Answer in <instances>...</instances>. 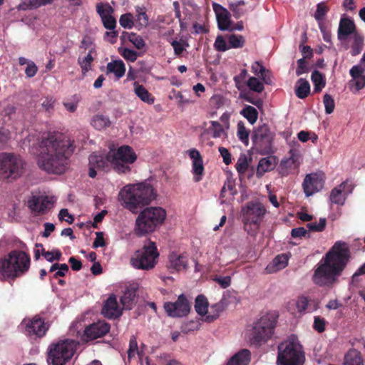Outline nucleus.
<instances>
[{
  "label": "nucleus",
  "instance_id": "f257e3e1",
  "mask_svg": "<svg viewBox=\"0 0 365 365\" xmlns=\"http://www.w3.org/2000/svg\"><path fill=\"white\" fill-rule=\"evenodd\" d=\"M74 151L73 141L62 134L48 135L40 144L38 166L48 173L61 174Z\"/></svg>",
  "mask_w": 365,
  "mask_h": 365
},
{
  "label": "nucleus",
  "instance_id": "f03ea898",
  "mask_svg": "<svg viewBox=\"0 0 365 365\" xmlns=\"http://www.w3.org/2000/svg\"><path fill=\"white\" fill-rule=\"evenodd\" d=\"M350 257L349 246L337 241L318 264L312 276L313 282L319 287H331L337 282Z\"/></svg>",
  "mask_w": 365,
  "mask_h": 365
},
{
  "label": "nucleus",
  "instance_id": "7ed1b4c3",
  "mask_svg": "<svg viewBox=\"0 0 365 365\" xmlns=\"http://www.w3.org/2000/svg\"><path fill=\"white\" fill-rule=\"evenodd\" d=\"M137 159V155L129 145H122L117 150L112 149L107 154L94 152L88 158L89 165L99 170H108L110 165L118 174L130 172V165Z\"/></svg>",
  "mask_w": 365,
  "mask_h": 365
},
{
  "label": "nucleus",
  "instance_id": "20e7f679",
  "mask_svg": "<svg viewBox=\"0 0 365 365\" xmlns=\"http://www.w3.org/2000/svg\"><path fill=\"white\" fill-rule=\"evenodd\" d=\"M118 196L122 205L136 214L155 198L156 193L150 183L142 182L124 186Z\"/></svg>",
  "mask_w": 365,
  "mask_h": 365
},
{
  "label": "nucleus",
  "instance_id": "39448f33",
  "mask_svg": "<svg viewBox=\"0 0 365 365\" xmlns=\"http://www.w3.org/2000/svg\"><path fill=\"white\" fill-rule=\"evenodd\" d=\"M165 217L166 212L160 207L144 208L135 220V234L142 237L153 232L163 225Z\"/></svg>",
  "mask_w": 365,
  "mask_h": 365
},
{
  "label": "nucleus",
  "instance_id": "423d86ee",
  "mask_svg": "<svg viewBox=\"0 0 365 365\" xmlns=\"http://www.w3.org/2000/svg\"><path fill=\"white\" fill-rule=\"evenodd\" d=\"M30 257L24 251L13 250L0 259V273L4 278L14 279L30 267Z\"/></svg>",
  "mask_w": 365,
  "mask_h": 365
},
{
  "label": "nucleus",
  "instance_id": "0eeeda50",
  "mask_svg": "<svg viewBox=\"0 0 365 365\" xmlns=\"http://www.w3.org/2000/svg\"><path fill=\"white\" fill-rule=\"evenodd\" d=\"M305 353L297 337L292 335L277 347V365H304Z\"/></svg>",
  "mask_w": 365,
  "mask_h": 365
},
{
  "label": "nucleus",
  "instance_id": "6e6552de",
  "mask_svg": "<svg viewBox=\"0 0 365 365\" xmlns=\"http://www.w3.org/2000/svg\"><path fill=\"white\" fill-rule=\"evenodd\" d=\"M76 345L73 340H62L51 344L48 351V363L52 365H65L73 356Z\"/></svg>",
  "mask_w": 365,
  "mask_h": 365
},
{
  "label": "nucleus",
  "instance_id": "1a4fd4ad",
  "mask_svg": "<svg viewBox=\"0 0 365 365\" xmlns=\"http://www.w3.org/2000/svg\"><path fill=\"white\" fill-rule=\"evenodd\" d=\"M274 320L268 315H264L254 323L248 336L252 345L258 347L267 342L274 332Z\"/></svg>",
  "mask_w": 365,
  "mask_h": 365
},
{
  "label": "nucleus",
  "instance_id": "9d476101",
  "mask_svg": "<svg viewBox=\"0 0 365 365\" xmlns=\"http://www.w3.org/2000/svg\"><path fill=\"white\" fill-rule=\"evenodd\" d=\"M159 252H158L155 243L149 241L143 247L137 250L131 257L132 265L137 268L144 270H149L155 266L158 262Z\"/></svg>",
  "mask_w": 365,
  "mask_h": 365
},
{
  "label": "nucleus",
  "instance_id": "9b49d317",
  "mask_svg": "<svg viewBox=\"0 0 365 365\" xmlns=\"http://www.w3.org/2000/svg\"><path fill=\"white\" fill-rule=\"evenodd\" d=\"M274 133H272L267 124L256 128L252 135V140L255 148L262 155L273 153L272 145Z\"/></svg>",
  "mask_w": 365,
  "mask_h": 365
},
{
  "label": "nucleus",
  "instance_id": "f8f14e48",
  "mask_svg": "<svg viewBox=\"0 0 365 365\" xmlns=\"http://www.w3.org/2000/svg\"><path fill=\"white\" fill-rule=\"evenodd\" d=\"M24 168L21 158L12 153L0 154V178L14 179L20 176Z\"/></svg>",
  "mask_w": 365,
  "mask_h": 365
},
{
  "label": "nucleus",
  "instance_id": "ddd939ff",
  "mask_svg": "<svg viewBox=\"0 0 365 365\" xmlns=\"http://www.w3.org/2000/svg\"><path fill=\"white\" fill-rule=\"evenodd\" d=\"M266 212L267 210L262 204L248 202L242 209V220L245 226L253 225L258 227Z\"/></svg>",
  "mask_w": 365,
  "mask_h": 365
},
{
  "label": "nucleus",
  "instance_id": "4468645a",
  "mask_svg": "<svg viewBox=\"0 0 365 365\" xmlns=\"http://www.w3.org/2000/svg\"><path fill=\"white\" fill-rule=\"evenodd\" d=\"M190 307V303L183 294L178 297L176 302H168L164 304L165 312L171 317H182L187 315Z\"/></svg>",
  "mask_w": 365,
  "mask_h": 365
},
{
  "label": "nucleus",
  "instance_id": "2eb2a0df",
  "mask_svg": "<svg viewBox=\"0 0 365 365\" xmlns=\"http://www.w3.org/2000/svg\"><path fill=\"white\" fill-rule=\"evenodd\" d=\"M325 175L323 173L307 174L302 186L307 197H309L321 190L324 184Z\"/></svg>",
  "mask_w": 365,
  "mask_h": 365
},
{
  "label": "nucleus",
  "instance_id": "dca6fc26",
  "mask_svg": "<svg viewBox=\"0 0 365 365\" xmlns=\"http://www.w3.org/2000/svg\"><path fill=\"white\" fill-rule=\"evenodd\" d=\"M110 324L105 321H98L86 327L83 337L91 341L105 336L110 331Z\"/></svg>",
  "mask_w": 365,
  "mask_h": 365
},
{
  "label": "nucleus",
  "instance_id": "f3484780",
  "mask_svg": "<svg viewBox=\"0 0 365 365\" xmlns=\"http://www.w3.org/2000/svg\"><path fill=\"white\" fill-rule=\"evenodd\" d=\"M212 8L216 15L218 28L221 31L230 29L232 24L229 11L219 4L213 3Z\"/></svg>",
  "mask_w": 365,
  "mask_h": 365
},
{
  "label": "nucleus",
  "instance_id": "a211bd4d",
  "mask_svg": "<svg viewBox=\"0 0 365 365\" xmlns=\"http://www.w3.org/2000/svg\"><path fill=\"white\" fill-rule=\"evenodd\" d=\"M123 309L118 305L116 297L111 295L106 301L101 313L106 318L115 319L122 314Z\"/></svg>",
  "mask_w": 365,
  "mask_h": 365
},
{
  "label": "nucleus",
  "instance_id": "6ab92c4d",
  "mask_svg": "<svg viewBox=\"0 0 365 365\" xmlns=\"http://www.w3.org/2000/svg\"><path fill=\"white\" fill-rule=\"evenodd\" d=\"M51 201L47 196L34 195L28 200V206L32 212L43 214L50 208Z\"/></svg>",
  "mask_w": 365,
  "mask_h": 365
},
{
  "label": "nucleus",
  "instance_id": "aec40b11",
  "mask_svg": "<svg viewBox=\"0 0 365 365\" xmlns=\"http://www.w3.org/2000/svg\"><path fill=\"white\" fill-rule=\"evenodd\" d=\"M364 68L361 65L354 66L349 71L352 79L349 81L350 86H354L356 91H359L365 87Z\"/></svg>",
  "mask_w": 365,
  "mask_h": 365
},
{
  "label": "nucleus",
  "instance_id": "412c9836",
  "mask_svg": "<svg viewBox=\"0 0 365 365\" xmlns=\"http://www.w3.org/2000/svg\"><path fill=\"white\" fill-rule=\"evenodd\" d=\"M189 155L192 160V171L197 177L195 178V182H199L201 180L200 175H202L204 171V166L202 163V158L200 152L195 149H192L189 151Z\"/></svg>",
  "mask_w": 365,
  "mask_h": 365
},
{
  "label": "nucleus",
  "instance_id": "4be33fe9",
  "mask_svg": "<svg viewBox=\"0 0 365 365\" xmlns=\"http://www.w3.org/2000/svg\"><path fill=\"white\" fill-rule=\"evenodd\" d=\"M168 267L176 271L185 270L187 268V259L185 255L171 252L168 256Z\"/></svg>",
  "mask_w": 365,
  "mask_h": 365
},
{
  "label": "nucleus",
  "instance_id": "5701e85b",
  "mask_svg": "<svg viewBox=\"0 0 365 365\" xmlns=\"http://www.w3.org/2000/svg\"><path fill=\"white\" fill-rule=\"evenodd\" d=\"M356 26L353 21L349 19H341L338 29V38L340 41L345 40L350 34L356 33Z\"/></svg>",
  "mask_w": 365,
  "mask_h": 365
},
{
  "label": "nucleus",
  "instance_id": "b1692460",
  "mask_svg": "<svg viewBox=\"0 0 365 365\" xmlns=\"http://www.w3.org/2000/svg\"><path fill=\"white\" fill-rule=\"evenodd\" d=\"M26 329L29 334H35L41 337L45 334L47 328L41 319L34 318L26 324Z\"/></svg>",
  "mask_w": 365,
  "mask_h": 365
},
{
  "label": "nucleus",
  "instance_id": "393cba45",
  "mask_svg": "<svg viewBox=\"0 0 365 365\" xmlns=\"http://www.w3.org/2000/svg\"><path fill=\"white\" fill-rule=\"evenodd\" d=\"M288 264V257L287 255L282 254L276 256L273 260L266 267L267 273H275L284 269Z\"/></svg>",
  "mask_w": 365,
  "mask_h": 365
},
{
  "label": "nucleus",
  "instance_id": "a878e982",
  "mask_svg": "<svg viewBox=\"0 0 365 365\" xmlns=\"http://www.w3.org/2000/svg\"><path fill=\"white\" fill-rule=\"evenodd\" d=\"M136 289L134 287L128 288L120 297V303L123 309L130 310L136 303Z\"/></svg>",
  "mask_w": 365,
  "mask_h": 365
},
{
  "label": "nucleus",
  "instance_id": "bb28decb",
  "mask_svg": "<svg viewBox=\"0 0 365 365\" xmlns=\"http://www.w3.org/2000/svg\"><path fill=\"white\" fill-rule=\"evenodd\" d=\"M343 365H364L361 352L355 349H349L344 356Z\"/></svg>",
  "mask_w": 365,
  "mask_h": 365
},
{
  "label": "nucleus",
  "instance_id": "cd10ccee",
  "mask_svg": "<svg viewBox=\"0 0 365 365\" xmlns=\"http://www.w3.org/2000/svg\"><path fill=\"white\" fill-rule=\"evenodd\" d=\"M276 161L273 157H266L262 158L257 168L256 175L258 178H261L266 172L273 170L275 167Z\"/></svg>",
  "mask_w": 365,
  "mask_h": 365
},
{
  "label": "nucleus",
  "instance_id": "c85d7f7f",
  "mask_svg": "<svg viewBox=\"0 0 365 365\" xmlns=\"http://www.w3.org/2000/svg\"><path fill=\"white\" fill-rule=\"evenodd\" d=\"M133 91L135 94L144 103L149 105L153 104L155 101L154 97L148 92V91L138 82L133 83Z\"/></svg>",
  "mask_w": 365,
  "mask_h": 365
},
{
  "label": "nucleus",
  "instance_id": "c756f323",
  "mask_svg": "<svg viewBox=\"0 0 365 365\" xmlns=\"http://www.w3.org/2000/svg\"><path fill=\"white\" fill-rule=\"evenodd\" d=\"M107 73H114L115 77L119 79L123 77L125 72V63L121 60H115L109 62L106 66Z\"/></svg>",
  "mask_w": 365,
  "mask_h": 365
},
{
  "label": "nucleus",
  "instance_id": "7c9ffc66",
  "mask_svg": "<svg viewBox=\"0 0 365 365\" xmlns=\"http://www.w3.org/2000/svg\"><path fill=\"white\" fill-rule=\"evenodd\" d=\"M250 361V351L248 349H242L231 358L227 365H248Z\"/></svg>",
  "mask_w": 365,
  "mask_h": 365
},
{
  "label": "nucleus",
  "instance_id": "2f4dec72",
  "mask_svg": "<svg viewBox=\"0 0 365 365\" xmlns=\"http://www.w3.org/2000/svg\"><path fill=\"white\" fill-rule=\"evenodd\" d=\"M296 306L299 312L307 311L311 312L317 309V304L314 300L309 299L308 297L302 296L297 301Z\"/></svg>",
  "mask_w": 365,
  "mask_h": 365
},
{
  "label": "nucleus",
  "instance_id": "473e14b6",
  "mask_svg": "<svg viewBox=\"0 0 365 365\" xmlns=\"http://www.w3.org/2000/svg\"><path fill=\"white\" fill-rule=\"evenodd\" d=\"M295 92L299 98H305L310 93L309 83L304 78H299L295 86Z\"/></svg>",
  "mask_w": 365,
  "mask_h": 365
},
{
  "label": "nucleus",
  "instance_id": "72a5a7b5",
  "mask_svg": "<svg viewBox=\"0 0 365 365\" xmlns=\"http://www.w3.org/2000/svg\"><path fill=\"white\" fill-rule=\"evenodd\" d=\"M346 182L341 183L338 187H334L330 194V200L332 203L342 205L344 203L345 197L342 195Z\"/></svg>",
  "mask_w": 365,
  "mask_h": 365
},
{
  "label": "nucleus",
  "instance_id": "f704fd0d",
  "mask_svg": "<svg viewBox=\"0 0 365 365\" xmlns=\"http://www.w3.org/2000/svg\"><path fill=\"white\" fill-rule=\"evenodd\" d=\"M91 123L96 129L102 130L110 126V120L108 116L96 115L93 116Z\"/></svg>",
  "mask_w": 365,
  "mask_h": 365
},
{
  "label": "nucleus",
  "instance_id": "c9c22d12",
  "mask_svg": "<svg viewBox=\"0 0 365 365\" xmlns=\"http://www.w3.org/2000/svg\"><path fill=\"white\" fill-rule=\"evenodd\" d=\"M311 79L314 85V92H320L326 85L324 76L317 70L312 72Z\"/></svg>",
  "mask_w": 365,
  "mask_h": 365
},
{
  "label": "nucleus",
  "instance_id": "e433bc0d",
  "mask_svg": "<svg viewBox=\"0 0 365 365\" xmlns=\"http://www.w3.org/2000/svg\"><path fill=\"white\" fill-rule=\"evenodd\" d=\"M195 309L196 312L202 316L208 314V302L203 295H198L195 299Z\"/></svg>",
  "mask_w": 365,
  "mask_h": 365
},
{
  "label": "nucleus",
  "instance_id": "4c0bfd02",
  "mask_svg": "<svg viewBox=\"0 0 365 365\" xmlns=\"http://www.w3.org/2000/svg\"><path fill=\"white\" fill-rule=\"evenodd\" d=\"M299 151L295 148H292L289 150V158L282 160L281 165L286 168L292 167V165L299 163Z\"/></svg>",
  "mask_w": 365,
  "mask_h": 365
},
{
  "label": "nucleus",
  "instance_id": "58836bf2",
  "mask_svg": "<svg viewBox=\"0 0 365 365\" xmlns=\"http://www.w3.org/2000/svg\"><path fill=\"white\" fill-rule=\"evenodd\" d=\"M223 310V305L222 303H217L210 307L208 314L206 316L205 322L210 323L216 319L221 312Z\"/></svg>",
  "mask_w": 365,
  "mask_h": 365
},
{
  "label": "nucleus",
  "instance_id": "ea45409f",
  "mask_svg": "<svg viewBox=\"0 0 365 365\" xmlns=\"http://www.w3.org/2000/svg\"><path fill=\"white\" fill-rule=\"evenodd\" d=\"M53 1V0H26L19 5V9L26 10L28 9L38 8L51 4Z\"/></svg>",
  "mask_w": 365,
  "mask_h": 365
},
{
  "label": "nucleus",
  "instance_id": "a19ab883",
  "mask_svg": "<svg viewBox=\"0 0 365 365\" xmlns=\"http://www.w3.org/2000/svg\"><path fill=\"white\" fill-rule=\"evenodd\" d=\"M240 113L246 118L251 124H254L258 118V112L257 109L251 106H247L242 110Z\"/></svg>",
  "mask_w": 365,
  "mask_h": 365
},
{
  "label": "nucleus",
  "instance_id": "79ce46f5",
  "mask_svg": "<svg viewBox=\"0 0 365 365\" xmlns=\"http://www.w3.org/2000/svg\"><path fill=\"white\" fill-rule=\"evenodd\" d=\"M363 38L358 33L354 35V42L351 46V55L355 56L359 54L362 50Z\"/></svg>",
  "mask_w": 365,
  "mask_h": 365
},
{
  "label": "nucleus",
  "instance_id": "37998d69",
  "mask_svg": "<svg viewBox=\"0 0 365 365\" xmlns=\"http://www.w3.org/2000/svg\"><path fill=\"white\" fill-rule=\"evenodd\" d=\"M227 191L230 192V196H234L235 195L237 194V190L235 189V183L234 180L231 179L227 180L221 190L220 197H225Z\"/></svg>",
  "mask_w": 365,
  "mask_h": 365
},
{
  "label": "nucleus",
  "instance_id": "c03bdc74",
  "mask_svg": "<svg viewBox=\"0 0 365 365\" xmlns=\"http://www.w3.org/2000/svg\"><path fill=\"white\" fill-rule=\"evenodd\" d=\"M227 39L232 48H242L245 44V38L241 35L231 34L227 36Z\"/></svg>",
  "mask_w": 365,
  "mask_h": 365
},
{
  "label": "nucleus",
  "instance_id": "a18cd8bd",
  "mask_svg": "<svg viewBox=\"0 0 365 365\" xmlns=\"http://www.w3.org/2000/svg\"><path fill=\"white\" fill-rule=\"evenodd\" d=\"M237 137L245 145H248L249 141V131L245 127L243 122L240 121L237 123Z\"/></svg>",
  "mask_w": 365,
  "mask_h": 365
},
{
  "label": "nucleus",
  "instance_id": "49530a36",
  "mask_svg": "<svg viewBox=\"0 0 365 365\" xmlns=\"http://www.w3.org/2000/svg\"><path fill=\"white\" fill-rule=\"evenodd\" d=\"M248 168L247 157L245 153H242L236 163V169L240 174H244Z\"/></svg>",
  "mask_w": 365,
  "mask_h": 365
},
{
  "label": "nucleus",
  "instance_id": "de8ad7c7",
  "mask_svg": "<svg viewBox=\"0 0 365 365\" xmlns=\"http://www.w3.org/2000/svg\"><path fill=\"white\" fill-rule=\"evenodd\" d=\"M247 84L250 90L253 91L261 93L264 90L263 83L255 77H250Z\"/></svg>",
  "mask_w": 365,
  "mask_h": 365
},
{
  "label": "nucleus",
  "instance_id": "09e8293b",
  "mask_svg": "<svg viewBox=\"0 0 365 365\" xmlns=\"http://www.w3.org/2000/svg\"><path fill=\"white\" fill-rule=\"evenodd\" d=\"M127 34L129 41L131 42L136 48L142 49L145 46V41L141 36L135 33H128Z\"/></svg>",
  "mask_w": 365,
  "mask_h": 365
},
{
  "label": "nucleus",
  "instance_id": "8fccbe9b",
  "mask_svg": "<svg viewBox=\"0 0 365 365\" xmlns=\"http://www.w3.org/2000/svg\"><path fill=\"white\" fill-rule=\"evenodd\" d=\"M119 23L124 29H131L134 25L133 16L127 13L120 16Z\"/></svg>",
  "mask_w": 365,
  "mask_h": 365
},
{
  "label": "nucleus",
  "instance_id": "3c124183",
  "mask_svg": "<svg viewBox=\"0 0 365 365\" xmlns=\"http://www.w3.org/2000/svg\"><path fill=\"white\" fill-rule=\"evenodd\" d=\"M329 11L328 6L324 2L317 4V11L314 14L315 19L320 22L322 21Z\"/></svg>",
  "mask_w": 365,
  "mask_h": 365
},
{
  "label": "nucleus",
  "instance_id": "603ef678",
  "mask_svg": "<svg viewBox=\"0 0 365 365\" xmlns=\"http://www.w3.org/2000/svg\"><path fill=\"white\" fill-rule=\"evenodd\" d=\"M326 225H327L326 218H320L318 224L317 222L308 223L307 225V227L309 231L322 232L324 230V229L326 227Z\"/></svg>",
  "mask_w": 365,
  "mask_h": 365
},
{
  "label": "nucleus",
  "instance_id": "864d4df0",
  "mask_svg": "<svg viewBox=\"0 0 365 365\" xmlns=\"http://www.w3.org/2000/svg\"><path fill=\"white\" fill-rule=\"evenodd\" d=\"M323 103L325 107L326 113L331 114L335 108V103L333 98L329 94L326 93L324 96Z\"/></svg>",
  "mask_w": 365,
  "mask_h": 365
},
{
  "label": "nucleus",
  "instance_id": "5fc2aeb1",
  "mask_svg": "<svg viewBox=\"0 0 365 365\" xmlns=\"http://www.w3.org/2000/svg\"><path fill=\"white\" fill-rule=\"evenodd\" d=\"M135 354H138V343L136 340V337L135 336H132L130 339L129 341V349L128 350V357L129 359H130Z\"/></svg>",
  "mask_w": 365,
  "mask_h": 365
},
{
  "label": "nucleus",
  "instance_id": "6e6d98bb",
  "mask_svg": "<svg viewBox=\"0 0 365 365\" xmlns=\"http://www.w3.org/2000/svg\"><path fill=\"white\" fill-rule=\"evenodd\" d=\"M96 11L102 19L107 16H110L113 12V9L108 4L103 5V4H98L96 6Z\"/></svg>",
  "mask_w": 365,
  "mask_h": 365
},
{
  "label": "nucleus",
  "instance_id": "4d7b16f0",
  "mask_svg": "<svg viewBox=\"0 0 365 365\" xmlns=\"http://www.w3.org/2000/svg\"><path fill=\"white\" fill-rule=\"evenodd\" d=\"M120 54L125 59L131 62H134L138 58V53L128 48H123Z\"/></svg>",
  "mask_w": 365,
  "mask_h": 365
},
{
  "label": "nucleus",
  "instance_id": "13d9d810",
  "mask_svg": "<svg viewBox=\"0 0 365 365\" xmlns=\"http://www.w3.org/2000/svg\"><path fill=\"white\" fill-rule=\"evenodd\" d=\"M214 47L217 51L224 52L227 51L229 47L224 38L222 36H218L215 41Z\"/></svg>",
  "mask_w": 365,
  "mask_h": 365
},
{
  "label": "nucleus",
  "instance_id": "bf43d9fd",
  "mask_svg": "<svg viewBox=\"0 0 365 365\" xmlns=\"http://www.w3.org/2000/svg\"><path fill=\"white\" fill-rule=\"evenodd\" d=\"M291 235L294 238H301L302 237L309 238L310 235L308 231L305 230L304 227H297L294 228L291 231Z\"/></svg>",
  "mask_w": 365,
  "mask_h": 365
},
{
  "label": "nucleus",
  "instance_id": "052dcab7",
  "mask_svg": "<svg viewBox=\"0 0 365 365\" xmlns=\"http://www.w3.org/2000/svg\"><path fill=\"white\" fill-rule=\"evenodd\" d=\"M93 60V58L91 53H88V55L82 61L79 60V63L83 73L87 72L90 69L91 63Z\"/></svg>",
  "mask_w": 365,
  "mask_h": 365
},
{
  "label": "nucleus",
  "instance_id": "680f3d73",
  "mask_svg": "<svg viewBox=\"0 0 365 365\" xmlns=\"http://www.w3.org/2000/svg\"><path fill=\"white\" fill-rule=\"evenodd\" d=\"M101 20L106 29L113 30L115 28L116 21L115 18L111 16V14L110 16H107Z\"/></svg>",
  "mask_w": 365,
  "mask_h": 365
},
{
  "label": "nucleus",
  "instance_id": "e2e57ef3",
  "mask_svg": "<svg viewBox=\"0 0 365 365\" xmlns=\"http://www.w3.org/2000/svg\"><path fill=\"white\" fill-rule=\"evenodd\" d=\"M212 130L213 131L214 138H220L224 133V129L217 121H211Z\"/></svg>",
  "mask_w": 365,
  "mask_h": 365
},
{
  "label": "nucleus",
  "instance_id": "0e129e2a",
  "mask_svg": "<svg viewBox=\"0 0 365 365\" xmlns=\"http://www.w3.org/2000/svg\"><path fill=\"white\" fill-rule=\"evenodd\" d=\"M58 217L60 220H66L69 224H72L74 221V217L73 215L69 214L68 210L66 208L61 209L58 214Z\"/></svg>",
  "mask_w": 365,
  "mask_h": 365
},
{
  "label": "nucleus",
  "instance_id": "69168bd1",
  "mask_svg": "<svg viewBox=\"0 0 365 365\" xmlns=\"http://www.w3.org/2000/svg\"><path fill=\"white\" fill-rule=\"evenodd\" d=\"M298 67L296 71V74L299 76H301L304 73H307L309 71V68L306 66L305 58H302L297 61Z\"/></svg>",
  "mask_w": 365,
  "mask_h": 365
},
{
  "label": "nucleus",
  "instance_id": "338daca9",
  "mask_svg": "<svg viewBox=\"0 0 365 365\" xmlns=\"http://www.w3.org/2000/svg\"><path fill=\"white\" fill-rule=\"evenodd\" d=\"M214 281L217 282L221 286L222 288L225 289L230 285L231 277L229 276L217 277L214 279Z\"/></svg>",
  "mask_w": 365,
  "mask_h": 365
},
{
  "label": "nucleus",
  "instance_id": "774afa93",
  "mask_svg": "<svg viewBox=\"0 0 365 365\" xmlns=\"http://www.w3.org/2000/svg\"><path fill=\"white\" fill-rule=\"evenodd\" d=\"M37 70V66L33 61L29 62L25 70V73L27 76V77L31 78L36 75Z\"/></svg>",
  "mask_w": 365,
  "mask_h": 365
}]
</instances>
